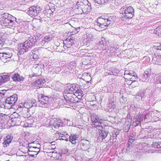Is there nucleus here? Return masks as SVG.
Masks as SVG:
<instances>
[{
    "instance_id": "obj_16",
    "label": "nucleus",
    "mask_w": 161,
    "mask_h": 161,
    "mask_svg": "<svg viewBox=\"0 0 161 161\" xmlns=\"http://www.w3.org/2000/svg\"><path fill=\"white\" fill-rule=\"evenodd\" d=\"M21 45H22V47L27 50L34 46V42H32L29 38L28 40L25 41L23 43L21 44Z\"/></svg>"
},
{
    "instance_id": "obj_15",
    "label": "nucleus",
    "mask_w": 161,
    "mask_h": 161,
    "mask_svg": "<svg viewBox=\"0 0 161 161\" xmlns=\"http://www.w3.org/2000/svg\"><path fill=\"white\" fill-rule=\"evenodd\" d=\"M151 72L149 69L144 71V73L140 76V80L144 82H147L149 80L148 77L150 75Z\"/></svg>"
},
{
    "instance_id": "obj_55",
    "label": "nucleus",
    "mask_w": 161,
    "mask_h": 161,
    "mask_svg": "<svg viewBox=\"0 0 161 161\" xmlns=\"http://www.w3.org/2000/svg\"><path fill=\"white\" fill-rule=\"evenodd\" d=\"M100 43V42H99V44H97V48L98 49V48H99L100 47V44H99Z\"/></svg>"
},
{
    "instance_id": "obj_35",
    "label": "nucleus",
    "mask_w": 161,
    "mask_h": 161,
    "mask_svg": "<svg viewBox=\"0 0 161 161\" xmlns=\"http://www.w3.org/2000/svg\"><path fill=\"white\" fill-rule=\"evenodd\" d=\"M51 39V38L49 36H46L42 39V43L44 44L45 42L50 41Z\"/></svg>"
},
{
    "instance_id": "obj_53",
    "label": "nucleus",
    "mask_w": 161,
    "mask_h": 161,
    "mask_svg": "<svg viewBox=\"0 0 161 161\" xmlns=\"http://www.w3.org/2000/svg\"><path fill=\"white\" fill-rule=\"evenodd\" d=\"M55 71L54 70H51L48 72V74L49 75H50L53 74V73Z\"/></svg>"
},
{
    "instance_id": "obj_62",
    "label": "nucleus",
    "mask_w": 161,
    "mask_h": 161,
    "mask_svg": "<svg viewBox=\"0 0 161 161\" xmlns=\"http://www.w3.org/2000/svg\"><path fill=\"white\" fill-rule=\"evenodd\" d=\"M31 123H33L34 122V120L32 119L31 120Z\"/></svg>"
},
{
    "instance_id": "obj_34",
    "label": "nucleus",
    "mask_w": 161,
    "mask_h": 161,
    "mask_svg": "<svg viewBox=\"0 0 161 161\" xmlns=\"http://www.w3.org/2000/svg\"><path fill=\"white\" fill-rule=\"evenodd\" d=\"M39 36L36 35V36H34L32 38H30L32 42H34V44L36 42L37 40H39L40 39L39 38Z\"/></svg>"
},
{
    "instance_id": "obj_21",
    "label": "nucleus",
    "mask_w": 161,
    "mask_h": 161,
    "mask_svg": "<svg viewBox=\"0 0 161 161\" xmlns=\"http://www.w3.org/2000/svg\"><path fill=\"white\" fill-rule=\"evenodd\" d=\"M38 146H40V145H38V146H37V147L34 146L30 147L28 149V151L29 152H31V153L33 152L37 153L36 155V156L40 151V147H39Z\"/></svg>"
},
{
    "instance_id": "obj_48",
    "label": "nucleus",
    "mask_w": 161,
    "mask_h": 161,
    "mask_svg": "<svg viewBox=\"0 0 161 161\" xmlns=\"http://www.w3.org/2000/svg\"><path fill=\"white\" fill-rule=\"evenodd\" d=\"M135 139V138L134 136H132L131 137V138H130L129 140V143H130L131 144L132 142H133V141H134Z\"/></svg>"
},
{
    "instance_id": "obj_24",
    "label": "nucleus",
    "mask_w": 161,
    "mask_h": 161,
    "mask_svg": "<svg viewBox=\"0 0 161 161\" xmlns=\"http://www.w3.org/2000/svg\"><path fill=\"white\" fill-rule=\"evenodd\" d=\"M143 117L142 114H139L137 115L134 119L135 121L137 123V125L139 124L143 121Z\"/></svg>"
},
{
    "instance_id": "obj_18",
    "label": "nucleus",
    "mask_w": 161,
    "mask_h": 161,
    "mask_svg": "<svg viewBox=\"0 0 161 161\" xmlns=\"http://www.w3.org/2000/svg\"><path fill=\"white\" fill-rule=\"evenodd\" d=\"M10 74L7 73V74L3 75L0 76V84L6 83L8 81L10 80Z\"/></svg>"
},
{
    "instance_id": "obj_46",
    "label": "nucleus",
    "mask_w": 161,
    "mask_h": 161,
    "mask_svg": "<svg viewBox=\"0 0 161 161\" xmlns=\"http://www.w3.org/2000/svg\"><path fill=\"white\" fill-rule=\"evenodd\" d=\"M97 102L95 100H93L92 101H91L90 102V104L93 107H96L97 106L96 105Z\"/></svg>"
},
{
    "instance_id": "obj_60",
    "label": "nucleus",
    "mask_w": 161,
    "mask_h": 161,
    "mask_svg": "<svg viewBox=\"0 0 161 161\" xmlns=\"http://www.w3.org/2000/svg\"><path fill=\"white\" fill-rule=\"evenodd\" d=\"M50 143L51 144V145H52V144H55V142H53Z\"/></svg>"
},
{
    "instance_id": "obj_12",
    "label": "nucleus",
    "mask_w": 161,
    "mask_h": 161,
    "mask_svg": "<svg viewBox=\"0 0 161 161\" xmlns=\"http://www.w3.org/2000/svg\"><path fill=\"white\" fill-rule=\"evenodd\" d=\"M13 139L14 136L13 134L7 135L4 139V141L3 143V147L5 148L8 146Z\"/></svg>"
},
{
    "instance_id": "obj_4",
    "label": "nucleus",
    "mask_w": 161,
    "mask_h": 161,
    "mask_svg": "<svg viewBox=\"0 0 161 161\" xmlns=\"http://www.w3.org/2000/svg\"><path fill=\"white\" fill-rule=\"evenodd\" d=\"M64 96L67 105L68 104L69 105H71L77 102V98L75 94H69L67 95H64Z\"/></svg>"
},
{
    "instance_id": "obj_27",
    "label": "nucleus",
    "mask_w": 161,
    "mask_h": 161,
    "mask_svg": "<svg viewBox=\"0 0 161 161\" xmlns=\"http://www.w3.org/2000/svg\"><path fill=\"white\" fill-rule=\"evenodd\" d=\"M77 136L74 135H71L69 136V141L73 144L76 143V141L77 140Z\"/></svg>"
},
{
    "instance_id": "obj_10",
    "label": "nucleus",
    "mask_w": 161,
    "mask_h": 161,
    "mask_svg": "<svg viewBox=\"0 0 161 161\" xmlns=\"http://www.w3.org/2000/svg\"><path fill=\"white\" fill-rule=\"evenodd\" d=\"M45 82L44 79H38L33 82L32 85L35 86V87H39L37 91H39V92L40 91L43 92L44 88L41 87L43 86Z\"/></svg>"
},
{
    "instance_id": "obj_5",
    "label": "nucleus",
    "mask_w": 161,
    "mask_h": 161,
    "mask_svg": "<svg viewBox=\"0 0 161 161\" xmlns=\"http://www.w3.org/2000/svg\"><path fill=\"white\" fill-rule=\"evenodd\" d=\"M92 121L94 127L96 128L97 131H98V134L100 136L101 132V122L97 116H92L91 117Z\"/></svg>"
},
{
    "instance_id": "obj_7",
    "label": "nucleus",
    "mask_w": 161,
    "mask_h": 161,
    "mask_svg": "<svg viewBox=\"0 0 161 161\" xmlns=\"http://www.w3.org/2000/svg\"><path fill=\"white\" fill-rule=\"evenodd\" d=\"M13 116H14V117H13L11 119L12 124L16 125H20L23 119L19 113H14Z\"/></svg>"
},
{
    "instance_id": "obj_63",
    "label": "nucleus",
    "mask_w": 161,
    "mask_h": 161,
    "mask_svg": "<svg viewBox=\"0 0 161 161\" xmlns=\"http://www.w3.org/2000/svg\"><path fill=\"white\" fill-rule=\"evenodd\" d=\"M159 82L161 84V79L159 80Z\"/></svg>"
},
{
    "instance_id": "obj_44",
    "label": "nucleus",
    "mask_w": 161,
    "mask_h": 161,
    "mask_svg": "<svg viewBox=\"0 0 161 161\" xmlns=\"http://www.w3.org/2000/svg\"><path fill=\"white\" fill-rule=\"evenodd\" d=\"M49 150H54L56 148V146L55 144H52V145H49Z\"/></svg>"
},
{
    "instance_id": "obj_19",
    "label": "nucleus",
    "mask_w": 161,
    "mask_h": 161,
    "mask_svg": "<svg viewBox=\"0 0 161 161\" xmlns=\"http://www.w3.org/2000/svg\"><path fill=\"white\" fill-rule=\"evenodd\" d=\"M12 78L15 82L23 81L25 78L18 73H15L12 76Z\"/></svg>"
},
{
    "instance_id": "obj_33",
    "label": "nucleus",
    "mask_w": 161,
    "mask_h": 161,
    "mask_svg": "<svg viewBox=\"0 0 161 161\" xmlns=\"http://www.w3.org/2000/svg\"><path fill=\"white\" fill-rule=\"evenodd\" d=\"M28 51V50L26 49L24 47H23L22 48H21L20 49V50L19 51V52H18V56L19 57L22 54H24V53L25 52H27Z\"/></svg>"
},
{
    "instance_id": "obj_64",
    "label": "nucleus",
    "mask_w": 161,
    "mask_h": 161,
    "mask_svg": "<svg viewBox=\"0 0 161 161\" xmlns=\"http://www.w3.org/2000/svg\"><path fill=\"white\" fill-rule=\"evenodd\" d=\"M2 127H0V131L2 130Z\"/></svg>"
},
{
    "instance_id": "obj_11",
    "label": "nucleus",
    "mask_w": 161,
    "mask_h": 161,
    "mask_svg": "<svg viewBox=\"0 0 161 161\" xmlns=\"http://www.w3.org/2000/svg\"><path fill=\"white\" fill-rule=\"evenodd\" d=\"M124 14H125L124 17L126 19H131L134 15V10L131 6L128 7L124 10Z\"/></svg>"
},
{
    "instance_id": "obj_51",
    "label": "nucleus",
    "mask_w": 161,
    "mask_h": 161,
    "mask_svg": "<svg viewBox=\"0 0 161 161\" xmlns=\"http://www.w3.org/2000/svg\"><path fill=\"white\" fill-rule=\"evenodd\" d=\"M153 63L157 65H161V62L159 61V59H158V60L153 62Z\"/></svg>"
},
{
    "instance_id": "obj_25",
    "label": "nucleus",
    "mask_w": 161,
    "mask_h": 161,
    "mask_svg": "<svg viewBox=\"0 0 161 161\" xmlns=\"http://www.w3.org/2000/svg\"><path fill=\"white\" fill-rule=\"evenodd\" d=\"M101 19V16L97 18V21L94 23V28L95 29L98 31H100L101 23L99 22L98 20Z\"/></svg>"
},
{
    "instance_id": "obj_31",
    "label": "nucleus",
    "mask_w": 161,
    "mask_h": 161,
    "mask_svg": "<svg viewBox=\"0 0 161 161\" xmlns=\"http://www.w3.org/2000/svg\"><path fill=\"white\" fill-rule=\"evenodd\" d=\"M154 33L156 35L161 36V25L155 29Z\"/></svg>"
},
{
    "instance_id": "obj_28",
    "label": "nucleus",
    "mask_w": 161,
    "mask_h": 161,
    "mask_svg": "<svg viewBox=\"0 0 161 161\" xmlns=\"http://www.w3.org/2000/svg\"><path fill=\"white\" fill-rule=\"evenodd\" d=\"M133 73L135 74L134 72L132 71L125 70L124 74V78L127 80L129 77L131 76L130 75L131 74H133Z\"/></svg>"
},
{
    "instance_id": "obj_54",
    "label": "nucleus",
    "mask_w": 161,
    "mask_h": 161,
    "mask_svg": "<svg viewBox=\"0 0 161 161\" xmlns=\"http://www.w3.org/2000/svg\"><path fill=\"white\" fill-rule=\"evenodd\" d=\"M103 0H101V3H103ZM104 0V3H107V2L109 0Z\"/></svg>"
},
{
    "instance_id": "obj_36",
    "label": "nucleus",
    "mask_w": 161,
    "mask_h": 161,
    "mask_svg": "<svg viewBox=\"0 0 161 161\" xmlns=\"http://www.w3.org/2000/svg\"><path fill=\"white\" fill-rule=\"evenodd\" d=\"M108 133V132L107 131H105L103 130H101V136L103 137V140L106 137Z\"/></svg>"
},
{
    "instance_id": "obj_39",
    "label": "nucleus",
    "mask_w": 161,
    "mask_h": 161,
    "mask_svg": "<svg viewBox=\"0 0 161 161\" xmlns=\"http://www.w3.org/2000/svg\"><path fill=\"white\" fill-rule=\"evenodd\" d=\"M47 153L50 154V155L52 154V156H56L57 154V151L55 150H49V149H48Z\"/></svg>"
},
{
    "instance_id": "obj_45",
    "label": "nucleus",
    "mask_w": 161,
    "mask_h": 161,
    "mask_svg": "<svg viewBox=\"0 0 161 161\" xmlns=\"http://www.w3.org/2000/svg\"><path fill=\"white\" fill-rule=\"evenodd\" d=\"M95 3H96L95 5V6L98 7L101 4V0H94Z\"/></svg>"
},
{
    "instance_id": "obj_20",
    "label": "nucleus",
    "mask_w": 161,
    "mask_h": 161,
    "mask_svg": "<svg viewBox=\"0 0 161 161\" xmlns=\"http://www.w3.org/2000/svg\"><path fill=\"white\" fill-rule=\"evenodd\" d=\"M80 85L82 89H86L88 88L91 85L89 81H86L83 79L80 83Z\"/></svg>"
},
{
    "instance_id": "obj_42",
    "label": "nucleus",
    "mask_w": 161,
    "mask_h": 161,
    "mask_svg": "<svg viewBox=\"0 0 161 161\" xmlns=\"http://www.w3.org/2000/svg\"><path fill=\"white\" fill-rule=\"evenodd\" d=\"M6 92L5 90H3L1 91V92H0V96L2 98L4 97V96Z\"/></svg>"
},
{
    "instance_id": "obj_26",
    "label": "nucleus",
    "mask_w": 161,
    "mask_h": 161,
    "mask_svg": "<svg viewBox=\"0 0 161 161\" xmlns=\"http://www.w3.org/2000/svg\"><path fill=\"white\" fill-rule=\"evenodd\" d=\"M65 42L66 43L65 44H66V46L67 47H70L73 45V40L71 38V37L70 38L68 37L65 40Z\"/></svg>"
},
{
    "instance_id": "obj_30",
    "label": "nucleus",
    "mask_w": 161,
    "mask_h": 161,
    "mask_svg": "<svg viewBox=\"0 0 161 161\" xmlns=\"http://www.w3.org/2000/svg\"><path fill=\"white\" fill-rule=\"evenodd\" d=\"M134 74L130 75V77H129L127 80H130L131 81H136L137 79V76L136 73L134 72Z\"/></svg>"
},
{
    "instance_id": "obj_2",
    "label": "nucleus",
    "mask_w": 161,
    "mask_h": 161,
    "mask_svg": "<svg viewBox=\"0 0 161 161\" xmlns=\"http://www.w3.org/2000/svg\"><path fill=\"white\" fill-rule=\"evenodd\" d=\"M78 5V9H81L84 14H88L92 9L91 4L87 0H84L82 2H80Z\"/></svg>"
},
{
    "instance_id": "obj_9",
    "label": "nucleus",
    "mask_w": 161,
    "mask_h": 161,
    "mask_svg": "<svg viewBox=\"0 0 161 161\" xmlns=\"http://www.w3.org/2000/svg\"><path fill=\"white\" fill-rule=\"evenodd\" d=\"M112 19L108 16H101V28H104L105 27L108 26L112 22L111 20Z\"/></svg>"
},
{
    "instance_id": "obj_32",
    "label": "nucleus",
    "mask_w": 161,
    "mask_h": 161,
    "mask_svg": "<svg viewBox=\"0 0 161 161\" xmlns=\"http://www.w3.org/2000/svg\"><path fill=\"white\" fill-rule=\"evenodd\" d=\"M152 145V147L155 148H161V142H153Z\"/></svg>"
},
{
    "instance_id": "obj_52",
    "label": "nucleus",
    "mask_w": 161,
    "mask_h": 161,
    "mask_svg": "<svg viewBox=\"0 0 161 161\" xmlns=\"http://www.w3.org/2000/svg\"><path fill=\"white\" fill-rule=\"evenodd\" d=\"M3 42L4 39L2 38V37H0V44H3Z\"/></svg>"
},
{
    "instance_id": "obj_1",
    "label": "nucleus",
    "mask_w": 161,
    "mask_h": 161,
    "mask_svg": "<svg viewBox=\"0 0 161 161\" xmlns=\"http://www.w3.org/2000/svg\"><path fill=\"white\" fill-rule=\"evenodd\" d=\"M16 18L8 13H4L0 17V22L2 25L11 28L15 27Z\"/></svg>"
},
{
    "instance_id": "obj_59",
    "label": "nucleus",
    "mask_w": 161,
    "mask_h": 161,
    "mask_svg": "<svg viewBox=\"0 0 161 161\" xmlns=\"http://www.w3.org/2000/svg\"><path fill=\"white\" fill-rule=\"evenodd\" d=\"M80 28V27H79L76 28V30L77 31V32H79V31Z\"/></svg>"
},
{
    "instance_id": "obj_41",
    "label": "nucleus",
    "mask_w": 161,
    "mask_h": 161,
    "mask_svg": "<svg viewBox=\"0 0 161 161\" xmlns=\"http://www.w3.org/2000/svg\"><path fill=\"white\" fill-rule=\"evenodd\" d=\"M153 130H150L148 132L147 134L148 137L149 138H153L154 137V133H152L153 132Z\"/></svg>"
},
{
    "instance_id": "obj_8",
    "label": "nucleus",
    "mask_w": 161,
    "mask_h": 161,
    "mask_svg": "<svg viewBox=\"0 0 161 161\" xmlns=\"http://www.w3.org/2000/svg\"><path fill=\"white\" fill-rule=\"evenodd\" d=\"M41 8L39 7L32 6L29 8L28 11L29 15L31 17L37 16L41 11Z\"/></svg>"
},
{
    "instance_id": "obj_23",
    "label": "nucleus",
    "mask_w": 161,
    "mask_h": 161,
    "mask_svg": "<svg viewBox=\"0 0 161 161\" xmlns=\"http://www.w3.org/2000/svg\"><path fill=\"white\" fill-rule=\"evenodd\" d=\"M76 84H72L68 86V89H69L71 94H75L76 89Z\"/></svg>"
},
{
    "instance_id": "obj_22",
    "label": "nucleus",
    "mask_w": 161,
    "mask_h": 161,
    "mask_svg": "<svg viewBox=\"0 0 161 161\" xmlns=\"http://www.w3.org/2000/svg\"><path fill=\"white\" fill-rule=\"evenodd\" d=\"M53 124L52 126V129L54 131H55L58 128L62 127V124L59 122H58L57 120L56 121L55 120H53Z\"/></svg>"
},
{
    "instance_id": "obj_6",
    "label": "nucleus",
    "mask_w": 161,
    "mask_h": 161,
    "mask_svg": "<svg viewBox=\"0 0 161 161\" xmlns=\"http://www.w3.org/2000/svg\"><path fill=\"white\" fill-rule=\"evenodd\" d=\"M37 106V103L35 100L34 101L29 100L25 102L24 104V107L27 109L31 110V113H33L35 112V108Z\"/></svg>"
},
{
    "instance_id": "obj_61",
    "label": "nucleus",
    "mask_w": 161,
    "mask_h": 161,
    "mask_svg": "<svg viewBox=\"0 0 161 161\" xmlns=\"http://www.w3.org/2000/svg\"><path fill=\"white\" fill-rule=\"evenodd\" d=\"M147 118V116L146 115H145V116L144 117V119H146Z\"/></svg>"
},
{
    "instance_id": "obj_50",
    "label": "nucleus",
    "mask_w": 161,
    "mask_h": 161,
    "mask_svg": "<svg viewBox=\"0 0 161 161\" xmlns=\"http://www.w3.org/2000/svg\"><path fill=\"white\" fill-rule=\"evenodd\" d=\"M64 92L65 93V94H66V95H67L69 94H70V91H69V89H68V88H67L64 91Z\"/></svg>"
},
{
    "instance_id": "obj_49",
    "label": "nucleus",
    "mask_w": 161,
    "mask_h": 161,
    "mask_svg": "<svg viewBox=\"0 0 161 161\" xmlns=\"http://www.w3.org/2000/svg\"><path fill=\"white\" fill-rule=\"evenodd\" d=\"M81 90L78 89V87H76V91H75V94L76 93H81Z\"/></svg>"
},
{
    "instance_id": "obj_29",
    "label": "nucleus",
    "mask_w": 161,
    "mask_h": 161,
    "mask_svg": "<svg viewBox=\"0 0 161 161\" xmlns=\"http://www.w3.org/2000/svg\"><path fill=\"white\" fill-rule=\"evenodd\" d=\"M81 149L84 151H87L90 147V144L86 142L82 143L81 145Z\"/></svg>"
},
{
    "instance_id": "obj_13",
    "label": "nucleus",
    "mask_w": 161,
    "mask_h": 161,
    "mask_svg": "<svg viewBox=\"0 0 161 161\" xmlns=\"http://www.w3.org/2000/svg\"><path fill=\"white\" fill-rule=\"evenodd\" d=\"M12 54L11 53H0V58L2 61L4 62L10 61Z\"/></svg>"
},
{
    "instance_id": "obj_14",
    "label": "nucleus",
    "mask_w": 161,
    "mask_h": 161,
    "mask_svg": "<svg viewBox=\"0 0 161 161\" xmlns=\"http://www.w3.org/2000/svg\"><path fill=\"white\" fill-rule=\"evenodd\" d=\"M18 99L17 95L15 94L7 98L5 100L6 104L15 105V103Z\"/></svg>"
},
{
    "instance_id": "obj_3",
    "label": "nucleus",
    "mask_w": 161,
    "mask_h": 161,
    "mask_svg": "<svg viewBox=\"0 0 161 161\" xmlns=\"http://www.w3.org/2000/svg\"><path fill=\"white\" fill-rule=\"evenodd\" d=\"M41 95L39 96L38 100L40 103L39 104V107L42 108H47L49 104V98L48 96H45L43 95L44 92H40Z\"/></svg>"
},
{
    "instance_id": "obj_38",
    "label": "nucleus",
    "mask_w": 161,
    "mask_h": 161,
    "mask_svg": "<svg viewBox=\"0 0 161 161\" xmlns=\"http://www.w3.org/2000/svg\"><path fill=\"white\" fill-rule=\"evenodd\" d=\"M49 9L46 8L45 10H44V13L47 14V15H49V16H51L52 15H53V13L51 12L50 10V8L49 7Z\"/></svg>"
},
{
    "instance_id": "obj_57",
    "label": "nucleus",
    "mask_w": 161,
    "mask_h": 161,
    "mask_svg": "<svg viewBox=\"0 0 161 161\" xmlns=\"http://www.w3.org/2000/svg\"><path fill=\"white\" fill-rule=\"evenodd\" d=\"M158 49L161 50V45L158 47Z\"/></svg>"
},
{
    "instance_id": "obj_47",
    "label": "nucleus",
    "mask_w": 161,
    "mask_h": 161,
    "mask_svg": "<svg viewBox=\"0 0 161 161\" xmlns=\"http://www.w3.org/2000/svg\"><path fill=\"white\" fill-rule=\"evenodd\" d=\"M82 77L87 76L89 79H91V77L90 76V74L88 73H84L82 74Z\"/></svg>"
},
{
    "instance_id": "obj_58",
    "label": "nucleus",
    "mask_w": 161,
    "mask_h": 161,
    "mask_svg": "<svg viewBox=\"0 0 161 161\" xmlns=\"http://www.w3.org/2000/svg\"><path fill=\"white\" fill-rule=\"evenodd\" d=\"M50 11H51V12H52V13L54 11V9L53 8H51V9L50 8Z\"/></svg>"
},
{
    "instance_id": "obj_17",
    "label": "nucleus",
    "mask_w": 161,
    "mask_h": 161,
    "mask_svg": "<svg viewBox=\"0 0 161 161\" xmlns=\"http://www.w3.org/2000/svg\"><path fill=\"white\" fill-rule=\"evenodd\" d=\"M31 110L27 109V110H25L24 109L23 110L21 113H19L23 120L24 118H28L30 117L31 114Z\"/></svg>"
},
{
    "instance_id": "obj_43",
    "label": "nucleus",
    "mask_w": 161,
    "mask_h": 161,
    "mask_svg": "<svg viewBox=\"0 0 161 161\" xmlns=\"http://www.w3.org/2000/svg\"><path fill=\"white\" fill-rule=\"evenodd\" d=\"M62 155V153H59L58 154L57 153V154H56V156H54L56 157V159L57 160H58V159H61V156Z\"/></svg>"
},
{
    "instance_id": "obj_40",
    "label": "nucleus",
    "mask_w": 161,
    "mask_h": 161,
    "mask_svg": "<svg viewBox=\"0 0 161 161\" xmlns=\"http://www.w3.org/2000/svg\"><path fill=\"white\" fill-rule=\"evenodd\" d=\"M145 94V92L141 90L137 94L136 96H138L139 97H142L144 96Z\"/></svg>"
},
{
    "instance_id": "obj_37",
    "label": "nucleus",
    "mask_w": 161,
    "mask_h": 161,
    "mask_svg": "<svg viewBox=\"0 0 161 161\" xmlns=\"http://www.w3.org/2000/svg\"><path fill=\"white\" fill-rule=\"evenodd\" d=\"M69 136L67 134L66 135H63L62 136H61L60 139H62V140H65L66 141H69Z\"/></svg>"
},
{
    "instance_id": "obj_56",
    "label": "nucleus",
    "mask_w": 161,
    "mask_h": 161,
    "mask_svg": "<svg viewBox=\"0 0 161 161\" xmlns=\"http://www.w3.org/2000/svg\"><path fill=\"white\" fill-rule=\"evenodd\" d=\"M28 154H30V156L31 157H33L34 156V154H30V153H29Z\"/></svg>"
}]
</instances>
